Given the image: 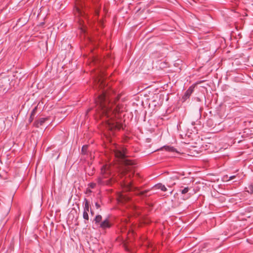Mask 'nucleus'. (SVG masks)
I'll return each mask as SVG.
<instances>
[{"label":"nucleus","mask_w":253,"mask_h":253,"mask_svg":"<svg viewBox=\"0 0 253 253\" xmlns=\"http://www.w3.org/2000/svg\"><path fill=\"white\" fill-rule=\"evenodd\" d=\"M109 96L108 93L103 92L96 100V105L99 110V113L108 119L106 121L109 129H120L122 125L114 119V117L117 118L116 114H115V109H112L113 103L109 100Z\"/></svg>","instance_id":"nucleus-1"},{"label":"nucleus","mask_w":253,"mask_h":253,"mask_svg":"<svg viewBox=\"0 0 253 253\" xmlns=\"http://www.w3.org/2000/svg\"><path fill=\"white\" fill-rule=\"evenodd\" d=\"M115 154L117 157L122 159V163L124 165L122 174H125L128 172H131L132 171L133 168L132 166L134 165V162L126 159V154L124 152H121L119 150H116L115 151Z\"/></svg>","instance_id":"nucleus-2"},{"label":"nucleus","mask_w":253,"mask_h":253,"mask_svg":"<svg viewBox=\"0 0 253 253\" xmlns=\"http://www.w3.org/2000/svg\"><path fill=\"white\" fill-rule=\"evenodd\" d=\"M110 166L108 165L103 166L101 169V176L99 177L97 179L98 183L100 185L106 184L109 185L111 184L110 180H108L105 181H103L104 178H107L108 175L110 173Z\"/></svg>","instance_id":"nucleus-3"},{"label":"nucleus","mask_w":253,"mask_h":253,"mask_svg":"<svg viewBox=\"0 0 253 253\" xmlns=\"http://www.w3.org/2000/svg\"><path fill=\"white\" fill-rule=\"evenodd\" d=\"M189 190V188L188 187H184L183 189L180 190L179 191L181 192V194L184 195L183 197V200H186L190 197V194L188 193Z\"/></svg>","instance_id":"nucleus-4"},{"label":"nucleus","mask_w":253,"mask_h":253,"mask_svg":"<svg viewBox=\"0 0 253 253\" xmlns=\"http://www.w3.org/2000/svg\"><path fill=\"white\" fill-rule=\"evenodd\" d=\"M77 6H76V12L77 13L76 14H78V16H83L84 12V11L81 9L80 5H78V3H76Z\"/></svg>","instance_id":"nucleus-5"},{"label":"nucleus","mask_w":253,"mask_h":253,"mask_svg":"<svg viewBox=\"0 0 253 253\" xmlns=\"http://www.w3.org/2000/svg\"><path fill=\"white\" fill-rule=\"evenodd\" d=\"M100 226V227L104 229L107 227H109L110 226V225L109 222V221L107 219H106L103 221L102 223H101Z\"/></svg>","instance_id":"nucleus-6"},{"label":"nucleus","mask_w":253,"mask_h":253,"mask_svg":"<svg viewBox=\"0 0 253 253\" xmlns=\"http://www.w3.org/2000/svg\"><path fill=\"white\" fill-rule=\"evenodd\" d=\"M154 188L156 189H161L163 191H166L167 190V188L165 187V186L161 183L156 185L154 186Z\"/></svg>","instance_id":"nucleus-7"},{"label":"nucleus","mask_w":253,"mask_h":253,"mask_svg":"<svg viewBox=\"0 0 253 253\" xmlns=\"http://www.w3.org/2000/svg\"><path fill=\"white\" fill-rule=\"evenodd\" d=\"M46 120L47 118L40 119L38 121L37 123L36 124V126L38 127H39L40 126H42Z\"/></svg>","instance_id":"nucleus-8"},{"label":"nucleus","mask_w":253,"mask_h":253,"mask_svg":"<svg viewBox=\"0 0 253 253\" xmlns=\"http://www.w3.org/2000/svg\"><path fill=\"white\" fill-rule=\"evenodd\" d=\"M193 91V88L192 87H189V89L185 92V96L187 97H189L192 94Z\"/></svg>","instance_id":"nucleus-9"},{"label":"nucleus","mask_w":253,"mask_h":253,"mask_svg":"<svg viewBox=\"0 0 253 253\" xmlns=\"http://www.w3.org/2000/svg\"><path fill=\"white\" fill-rule=\"evenodd\" d=\"M162 149H164L165 150L169 151V152H175V148H173V147H170V146H165Z\"/></svg>","instance_id":"nucleus-10"},{"label":"nucleus","mask_w":253,"mask_h":253,"mask_svg":"<svg viewBox=\"0 0 253 253\" xmlns=\"http://www.w3.org/2000/svg\"><path fill=\"white\" fill-rule=\"evenodd\" d=\"M247 191L250 194L253 193V185H250L248 187H246Z\"/></svg>","instance_id":"nucleus-11"},{"label":"nucleus","mask_w":253,"mask_h":253,"mask_svg":"<svg viewBox=\"0 0 253 253\" xmlns=\"http://www.w3.org/2000/svg\"><path fill=\"white\" fill-rule=\"evenodd\" d=\"M125 190H126V191H130V190H132V186H131V183H128L126 185H125Z\"/></svg>","instance_id":"nucleus-12"},{"label":"nucleus","mask_w":253,"mask_h":253,"mask_svg":"<svg viewBox=\"0 0 253 253\" xmlns=\"http://www.w3.org/2000/svg\"><path fill=\"white\" fill-rule=\"evenodd\" d=\"M102 219V216L100 215H98L95 217L94 219L96 223H98L101 221Z\"/></svg>","instance_id":"nucleus-13"},{"label":"nucleus","mask_w":253,"mask_h":253,"mask_svg":"<svg viewBox=\"0 0 253 253\" xmlns=\"http://www.w3.org/2000/svg\"><path fill=\"white\" fill-rule=\"evenodd\" d=\"M89 204L87 202V201L85 202V205H84V211H86V212H88L89 211Z\"/></svg>","instance_id":"nucleus-14"},{"label":"nucleus","mask_w":253,"mask_h":253,"mask_svg":"<svg viewBox=\"0 0 253 253\" xmlns=\"http://www.w3.org/2000/svg\"><path fill=\"white\" fill-rule=\"evenodd\" d=\"M83 217L84 219L86 220H88V215L87 212L86 211H84L83 213Z\"/></svg>","instance_id":"nucleus-15"},{"label":"nucleus","mask_w":253,"mask_h":253,"mask_svg":"<svg viewBox=\"0 0 253 253\" xmlns=\"http://www.w3.org/2000/svg\"><path fill=\"white\" fill-rule=\"evenodd\" d=\"M149 191V190H144L143 191L140 192L139 193H137L136 194L140 195V196H144Z\"/></svg>","instance_id":"nucleus-16"},{"label":"nucleus","mask_w":253,"mask_h":253,"mask_svg":"<svg viewBox=\"0 0 253 253\" xmlns=\"http://www.w3.org/2000/svg\"><path fill=\"white\" fill-rule=\"evenodd\" d=\"M87 145L83 146V147H82V151H83V152L85 153V152H86V151L87 150Z\"/></svg>","instance_id":"nucleus-17"},{"label":"nucleus","mask_w":253,"mask_h":253,"mask_svg":"<svg viewBox=\"0 0 253 253\" xmlns=\"http://www.w3.org/2000/svg\"><path fill=\"white\" fill-rule=\"evenodd\" d=\"M36 109H37V108H35V109L33 110V111H32V113H31V117H32V116H34L35 113V112H36Z\"/></svg>","instance_id":"nucleus-18"},{"label":"nucleus","mask_w":253,"mask_h":253,"mask_svg":"<svg viewBox=\"0 0 253 253\" xmlns=\"http://www.w3.org/2000/svg\"><path fill=\"white\" fill-rule=\"evenodd\" d=\"M95 186V183H90V187L91 188H94Z\"/></svg>","instance_id":"nucleus-19"},{"label":"nucleus","mask_w":253,"mask_h":253,"mask_svg":"<svg viewBox=\"0 0 253 253\" xmlns=\"http://www.w3.org/2000/svg\"><path fill=\"white\" fill-rule=\"evenodd\" d=\"M235 177H236V176H235V175L231 176L229 177V179L228 180H232L234 178H235Z\"/></svg>","instance_id":"nucleus-20"},{"label":"nucleus","mask_w":253,"mask_h":253,"mask_svg":"<svg viewBox=\"0 0 253 253\" xmlns=\"http://www.w3.org/2000/svg\"><path fill=\"white\" fill-rule=\"evenodd\" d=\"M178 179V177L177 176H174V177H172L171 178H170V180H175V179Z\"/></svg>","instance_id":"nucleus-21"},{"label":"nucleus","mask_w":253,"mask_h":253,"mask_svg":"<svg viewBox=\"0 0 253 253\" xmlns=\"http://www.w3.org/2000/svg\"><path fill=\"white\" fill-rule=\"evenodd\" d=\"M95 206L97 209H98L100 207L99 205L97 203H95Z\"/></svg>","instance_id":"nucleus-22"},{"label":"nucleus","mask_w":253,"mask_h":253,"mask_svg":"<svg viewBox=\"0 0 253 253\" xmlns=\"http://www.w3.org/2000/svg\"><path fill=\"white\" fill-rule=\"evenodd\" d=\"M98 82L100 83V85L103 84V81H102L101 79L99 80Z\"/></svg>","instance_id":"nucleus-23"},{"label":"nucleus","mask_w":253,"mask_h":253,"mask_svg":"<svg viewBox=\"0 0 253 253\" xmlns=\"http://www.w3.org/2000/svg\"><path fill=\"white\" fill-rule=\"evenodd\" d=\"M33 116H32V117L31 116L30 118V121H32L33 120Z\"/></svg>","instance_id":"nucleus-24"},{"label":"nucleus","mask_w":253,"mask_h":253,"mask_svg":"<svg viewBox=\"0 0 253 253\" xmlns=\"http://www.w3.org/2000/svg\"><path fill=\"white\" fill-rule=\"evenodd\" d=\"M122 199H124L125 200H126L128 199V198H127V199H126L125 197H122Z\"/></svg>","instance_id":"nucleus-25"},{"label":"nucleus","mask_w":253,"mask_h":253,"mask_svg":"<svg viewBox=\"0 0 253 253\" xmlns=\"http://www.w3.org/2000/svg\"><path fill=\"white\" fill-rule=\"evenodd\" d=\"M175 184V183H173L171 184L172 185H174Z\"/></svg>","instance_id":"nucleus-26"}]
</instances>
